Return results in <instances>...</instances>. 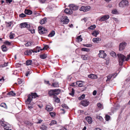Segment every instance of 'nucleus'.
Listing matches in <instances>:
<instances>
[{"mask_svg": "<svg viewBox=\"0 0 130 130\" xmlns=\"http://www.w3.org/2000/svg\"><path fill=\"white\" fill-rule=\"evenodd\" d=\"M61 90L59 89H55L51 90L48 92V94L50 96L55 94L57 95L60 93Z\"/></svg>", "mask_w": 130, "mask_h": 130, "instance_id": "1", "label": "nucleus"}, {"mask_svg": "<svg viewBox=\"0 0 130 130\" xmlns=\"http://www.w3.org/2000/svg\"><path fill=\"white\" fill-rule=\"evenodd\" d=\"M117 56L119 59V65H122L123 63L125 61L126 59V57L124 55L121 54H118Z\"/></svg>", "mask_w": 130, "mask_h": 130, "instance_id": "2", "label": "nucleus"}, {"mask_svg": "<svg viewBox=\"0 0 130 130\" xmlns=\"http://www.w3.org/2000/svg\"><path fill=\"white\" fill-rule=\"evenodd\" d=\"M117 75V74L116 73L109 74L107 76V79L106 80V82L108 83V82L111 80L112 77H113V78H114Z\"/></svg>", "mask_w": 130, "mask_h": 130, "instance_id": "3", "label": "nucleus"}, {"mask_svg": "<svg viewBox=\"0 0 130 130\" xmlns=\"http://www.w3.org/2000/svg\"><path fill=\"white\" fill-rule=\"evenodd\" d=\"M60 21L63 24H67L69 21V20L67 16H63L61 18Z\"/></svg>", "mask_w": 130, "mask_h": 130, "instance_id": "4", "label": "nucleus"}, {"mask_svg": "<svg viewBox=\"0 0 130 130\" xmlns=\"http://www.w3.org/2000/svg\"><path fill=\"white\" fill-rule=\"evenodd\" d=\"M128 2L126 0H124L122 1L119 4L120 7H124L125 6L128 5Z\"/></svg>", "mask_w": 130, "mask_h": 130, "instance_id": "5", "label": "nucleus"}, {"mask_svg": "<svg viewBox=\"0 0 130 130\" xmlns=\"http://www.w3.org/2000/svg\"><path fill=\"white\" fill-rule=\"evenodd\" d=\"M80 104L83 106L86 107L88 106L89 104V102L87 100L85 99L82 101L80 102Z\"/></svg>", "mask_w": 130, "mask_h": 130, "instance_id": "6", "label": "nucleus"}, {"mask_svg": "<svg viewBox=\"0 0 130 130\" xmlns=\"http://www.w3.org/2000/svg\"><path fill=\"white\" fill-rule=\"evenodd\" d=\"M20 26L21 28L26 27L27 28H29L30 27L29 24H28L26 22H25L21 23L20 25Z\"/></svg>", "mask_w": 130, "mask_h": 130, "instance_id": "7", "label": "nucleus"}, {"mask_svg": "<svg viewBox=\"0 0 130 130\" xmlns=\"http://www.w3.org/2000/svg\"><path fill=\"white\" fill-rule=\"evenodd\" d=\"M100 53L98 54L100 58H104L105 57L106 55L105 53V52L104 51H100Z\"/></svg>", "mask_w": 130, "mask_h": 130, "instance_id": "8", "label": "nucleus"}, {"mask_svg": "<svg viewBox=\"0 0 130 130\" xmlns=\"http://www.w3.org/2000/svg\"><path fill=\"white\" fill-rule=\"evenodd\" d=\"M126 45V43L122 42L120 43L119 45V50L122 51L124 49Z\"/></svg>", "mask_w": 130, "mask_h": 130, "instance_id": "9", "label": "nucleus"}, {"mask_svg": "<svg viewBox=\"0 0 130 130\" xmlns=\"http://www.w3.org/2000/svg\"><path fill=\"white\" fill-rule=\"evenodd\" d=\"M90 8L89 6H82L80 8L79 10L80 11H83L84 12H86L89 10Z\"/></svg>", "mask_w": 130, "mask_h": 130, "instance_id": "10", "label": "nucleus"}, {"mask_svg": "<svg viewBox=\"0 0 130 130\" xmlns=\"http://www.w3.org/2000/svg\"><path fill=\"white\" fill-rule=\"evenodd\" d=\"M109 18V15H104L100 18L99 19V21H104L106 20H107Z\"/></svg>", "mask_w": 130, "mask_h": 130, "instance_id": "11", "label": "nucleus"}, {"mask_svg": "<svg viewBox=\"0 0 130 130\" xmlns=\"http://www.w3.org/2000/svg\"><path fill=\"white\" fill-rule=\"evenodd\" d=\"M32 99V96H30V94L28 96V98L26 101V102L27 104H29L31 103Z\"/></svg>", "mask_w": 130, "mask_h": 130, "instance_id": "12", "label": "nucleus"}, {"mask_svg": "<svg viewBox=\"0 0 130 130\" xmlns=\"http://www.w3.org/2000/svg\"><path fill=\"white\" fill-rule=\"evenodd\" d=\"M70 8L72 10H76L78 9V7L77 6H75L73 4H70L69 5Z\"/></svg>", "mask_w": 130, "mask_h": 130, "instance_id": "13", "label": "nucleus"}, {"mask_svg": "<svg viewBox=\"0 0 130 130\" xmlns=\"http://www.w3.org/2000/svg\"><path fill=\"white\" fill-rule=\"evenodd\" d=\"M33 51L32 50H26L24 52V54L25 55H30L31 54V53Z\"/></svg>", "mask_w": 130, "mask_h": 130, "instance_id": "14", "label": "nucleus"}, {"mask_svg": "<svg viewBox=\"0 0 130 130\" xmlns=\"http://www.w3.org/2000/svg\"><path fill=\"white\" fill-rule=\"evenodd\" d=\"M64 12L65 13L68 14H72L73 13L72 10L70 8L69 9L67 8L66 9L64 10Z\"/></svg>", "mask_w": 130, "mask_h": 130, "instance_id": "15", "label": "nucleus"}, {"mask_svg": "<svg viewBox=\"0 0 130 130\" xmlns=\"http://www.w3.org/2000/svg\"><path fill=\"white\" fill-rule=\"evenodd\" d=\"M25 14L28 15H30L32 14V11L30 10L26 9L24 11Z\"/></svg>", "mask_w": 130, "mask_h": 130, "instance_id": "16", "label": "nucleus"}, {"mask_svg": "<svg viewBox=\"0 0 130 130\" xmlns=\"http://www.w3.org/2000/svg\"><path fill=\"white\" fill-rule=\"evenodd\" d=\"M85 119L87 121L89 124H91L92 123V118L89 116H88L86 117Z\"/></svg>", "mask_w": 130, "mask_h": 130, "instance_id": "17", "label": "nucleus"}, {"mask_svg": "<svg viewBox=\"0 0 130 130\" xmlns=\"http://www.w3.org/2000/svg\"><path fill=\"white\" fill-rule=\"evenodd\" d=\"M30 95L32 96V99L35 98L36 97L39 96V95H38L36 93H31Z\"/></svg>", "mask_w": 130, "mask_h": 130, "instance_id": "18", "label": "nucleus"}, {"mask_svg": "<svg viewBox=\"0 0 130 130\" xmlns=\"http://www.w3.org/2000/svg\"><path fill=\"white\" fill-rule=\"evenodd\" d=\"M53 109L51 106L48 105H46L45 108V109L49 111H52Z\"/></svg>", "mask_w": 130, "mask_h": 130, "instance_id": "19", "label": "nucleus"}, {"mask_svg": "<svg viewBox=\"0 0 130 130\" xmlns=\"http://www.w3.org/2000/svg\"><path fill=\"white\" fill-rule=\"evenodd\" d=\"M101 39L98 38H94L92 39L94 43H98L101 40Z\"/></svg>", "mask_w": 130, "mask_h": 130, "instance_id": "20", "label": "nucleus"}, {"mask_svg": "<svg viewBox=\"0 0 130 130\" xmlns=\"http://www.w3.org/2000/svg\"><path fill=\"white\" fill-rule=\"evenodd\" d=\"M47 22V19L46 17H45L40 21V23L41 24H45Z\"/></svg>", "mask_w": 130, "mask_h": 130, "instance_id": "21", "label": "nucleus"}, {"mask_svg": "<svg viewBox=\"0 0 130 130\" xmlns=\"http://www.w3.org/2000/svg\"><path fill=\"white\" fill-rule=\"evenodd\" d=\"M1 48L2 51L4 52H6L7 50L6 45H3L1 46Z\"/></svg>", "mask_w": 130, "mask_h": 130, "instance_id": "22", "label": "nucleus"}, {"mask_svg": "<svg viewBox=\"0 0 130 130\" xmlns=\"http://www.w3.org/2000/svg\"><path fill=\"white\" fill-rule=\"evenodd\" d=\"M76 84L79 87H81L83 86V85L82 82L80 81H77L76 83Z\"/></svg>", "mask_w": 130, "mask_h": 130, "instance_id": "23", "label": "nucleus"}, {"mask_svg": "<svg viewBox=\"0 0 130 130\" xmlns=\"http://www.w3.org/2000/svg\"><path fill=\"white\" fill-rule=\"evenodd\" d=\"M99 34V31L94 30L93 31L92 33V35L96 37L97 35Z\"/></svg>", "mask_w": 130, "mask_h": 130, "instance_id": "24", "label": "nucleus"}, {"mask_svg": "<svg viewBox=\"0 0 130 130\" xmlns=\"http://www.w3.org/2000/svg\"><path fill=\"white\" fill-rule=\"evenodd\" d=\"M81 58L83 60H87L89 58L88 56L87 55H82Z\"/></svg>", "mask_w": 130, "mask_h": 130, "instance_id": "25", "label": "nucleus"}, {"mask_svg": "<svg viewBox=\"0 0 130 130\" xmlns=\"http://www.w3.org/2000/svg\"><path fill=\"white\" fill-rule=\"evenodd\" d=\"M88 77L89 78L93 79H95L96 78V76L94 74H90V75H88Z\"/></svg>", "mask_w": 130, "mask_h": 130, "instance_id": "26", "label": "nucleus"}, {"mask_svg": "<svg viewBox=\"0 0 130 130\" xmlns=\"http://www.w3.org/2000/svg\"><path fill=\"white\" fill-rule=\"evenodd\" d=\"M52 86L54 87H59L58 83L57 82L53 83L52 84Z\"/></svg>", "mask_w": 130, "mask_h": 130, "instance_id": "27", "label": "nucleus"}, {"mask_svg": "<svg viewBox=\"0 0 130 130\" xmlns=\"http://www.w3.org/2000/svg\"><path fill=\"white\" fill-rule=\"evenodd\" d=\"M81 37V35H80L77 37L76 41L77 42H79L82 41L83 39Z\"/></svg>", "mask_w": 130, "mask_h": 130, "instance_id": "28", "label": "nucleus"}, {"mask_svg": "<svg viewBox=\"0 0 130 130\" xmlns=\"http://www.w3.org/2000/svg\"><path fill=\"white\" fill-rule=\"evenodd\" d=\"M7 94L8 96L11 95L13 96L15 95V94L14 93V91H12L8 93Z\"/></svg>", "mask_w": 130, "mask_h": 130, "instance_id": "29", "label": "nucleus"}, {"mask_svg": "<svg viewBox=\"0 0 130 130\" xmlns=\"http://www.w3.org/2000/svg\"><path fill=\"white\" fill-rule=\"evenodd\" d=\"M32 61L31 60H27L26 62V65H31L32 64Z\"/></svg>", "mask_w": 130, "mask_h": 130, "instance_id": "30", "label": "nucleus"}, {"mask_svg": "<svg viewBox=\"0 0 130 130\" xmlns=\"http://www.w3.org/2000/svg\"><path fill=\"white\" fill-rule=\"evenodd\" d=\"M15 35L14 33H13L12 32H11L10 33V35L9 36V37L10 39H13L15 36Z\"/></svg>", "mask_w": 130, "mask_h": 130, "instance_id": "31", "label": "nucleus"}, {"mask_svg": "<svg viewBox=\"0 0 130 130\" xmlns=\"http://www.w3.org/2000/svg\"><path fill=\"white\" fill-rule=\"evenodd\" d=\"M40 57L41 58L44 59L46 58L47 57V55L46 54H43L41 55L40 56Z\"/></svg>", "mask_w": 130, "mask_h": 130, "instance_id": "32", "label": "nucleus"}, {"mask_svg": "<svg viewBox=\"0 0 130 130\" xmlns=\"http://www.w3.org/2000/svg\"><path fill=\"white\" fill-rule=\"evenodd\" d=\"M55 34V32L54 31H52L48 35V36L51 37H53Z\"/></svg>", "mask_w": 130, "mask_h": 130, "instance_id": "33", "label": "nucleus"}, {"mask_svg": "<svg viewBox=\"0 0 130 130\" xmlns=\"http://www.w3.org/2000/svg\"><path fill=\"white\" fill-rule=\"evenodd\" d=\"M81 51H83L88 52L90 51V49L86 48H82L81 49Z\"/></svg>", "mask_w": 130, "mask_h": 130, "instance_id": "34", "label": "nucleus"}, {"mask_svg": "<svg viewBox=\"0 0 130 130\" xmlns=\"http://www.w3.org/2000/svg\"><path fill=\"white\" fill-rule=\"evenodd\" d=\"M0 106L4 107L5 108L7 109V108L6 104L5 103H2L0 105Z\"/></svg>", "mask_w": 130, "mask_h": 130, "instance_id": "35", "label": "nucleus"}, {"mask_svg": "<svg viewBox=\"0 0 130 130\" xmlns=\"http://www.w3.org/2000/svg\"><path fill=\"white\" fill-rule=\"evenodd\" d=\"M96 26L94 25H91L90 27L88 28V29H89L93 30L96 28Z\"/></svg>", "mask_w": 130, "mask_h": 130, "instance_id": "36", "label": "nucleus"}, {"mask_svg": "<svg viewBox=\"0 0 130 130\" xmlns=\"http://www.w3.org/2000/svg\"><path fill=\"white\" fill-rule=\"evenodd\" d=\"M25 124L27 125L30 126H31L33 124V123L30 121L25 122Z\"/></svg>", "mask_w": 130, "mask_h": 130, "instance_id": "37", "label": "nucleus"}, {"mask_svg": "<svg viewBox=\"0 0 130 130\" xmlns=\"http://www.w3.org/2000/svg\"><path fill=\"white\" fill-rule=\"evenodd\" d=\"M47 127L44 125L43 124L40 127V128L43 130H45L47 129Z\"/></svg>", "mask_w": 130, "mask_h": 130, "instance_id": "38", "label": "nucleus"}, {"mask_svg": "<svg viewBox=\"0 0 130 130\" xmlns=\"http://www.w3.org/2000/svg\"><path fill=\"white\" fill-rule=\"evenodd\" d=\"M97 106L99 109H102L103 108V105L100 103H98L97 104Z\"/></svg>", "mask_w": 130, "mask_h": 130, "instance_id": "39", "label": "nucleus"}, {"mask_svg": "<svg viewBox=\"0 0 130 130\" xmlns=\"http://www.w3.org/2000/svg\"><path fill=\"white\" fill-rule=\"evenodd\" d=\"M85 97V95L83 94L78 98V99L79 100H82Z\"/></svg>", "mask_w": 130, "mask_h": 130, "instance_id": "40", "label": "nucleus"}, {"mask_svg": "<svg viewBox=\"0 0 130 130\" xmlns=\"http://www.w3.org/2000/svg\"><path fill=\"white\" fill-rule=\"evenodd\" d=\"M56 123L57 122L56 121L52 120L51 121V122L50 124V126H51L53 125V124H56Z\"/></svg>", "mask_w": 130, "mask_h": 130, "instance_id": "41", "label": "nucleus"}, {"mask_svg": "<svg viewBox=\"0 0 130 130\" xmlns=\"http://www.w3.org/2000/svg\"><path fill=\"white\" fill-rule=\"evenodd\" d=\"M25 44L26 46L28 47L29 46H31L32 44V43L31 42H28Z\"/></svg>", "mask_w": 130, "mask_h": 130, "instance_id": "42", "label": "nucleus"}, {"mask_svg": "<svg viewBox=\"0 0 130 130\" xmlns=\"http://www.w3.org/2000/svg\"><path fill=\"white\" fill-rule=\"evenodd\" d=\"M120 107V105L119 104H117L115 106V110H117Z\"/></svg>", "mask_w": 130, "mask_h": 130, "instance_id": "43", "label": "nucleus"}, {"mask_svg": "<svg viewBox=\"0 0 130 130\" xmlns=\"http://www.w3.org/2000/svg\"><path fill=\"white\" fill-rule=\"evenodd\" d=\"M105 119L106 121H108L109 120L110 116L108 115H106L105 116Z\"/></svg>", "mask_w": 130, "mask_h": 130, "instance_id": "44", "label": "nucleus"}, {"mask_svg": "<svg viewBox=\"0 0 130 130\" xmlns=\"http://www.w3.org/2000/svg\"><path fill=\"white\" fill-rule=\"evenodd\" d=\"M110 55L113 57H115L116 56V53L113 52H112L110 53Z\"/></svg>", "mask_w": 130, "mask_h": 130, "instance_id": "45", "label": "nucleus"}, {"mask_svg": "<svg viewBox=\"0 0 130 130\" xmlns=\"http://www.w3.org/2000/svg\"><path fill=\"white\" fill-rule=\"evenodd\" d=\"M47 31V30H41L40 31H39V32L40 34H45L46 33Z\"/></svg>", "mask_w": 130, "mask_h": 130, "instance_id": "46", "label": "nucleus"}, {"mask_svg": "<svg viewBox=\"0 0 130 130\" xmlns=\"http://www.w3.org/2000/svg\"><path fill=\"white\" fill-rule=\"evenodd\" d=\"M74 90L72 88L71 92L69 93V94L71 95L72 96H73L74 95Z\"/></svg>", "mask_w": 130, "mask_h": 130, "instance_id": "47", "label": "nucleus"}, {"mask_svg": "<svg viewBox=\"0 0 130 130\" xmlns=\"http://www.w3.org/2000/svg\"><path fill=\"white\" fill-rule=\"evenodd\" d=\"M4 43L8 45H10L11 44L10 42L7 41H6L4 42Z\"/></svg>", "mask_w": 130, "mask_h": 130, "instance_id": "48", "label": "nucleus"}, {"mask_svg": "<svg viewBox=\"0 0 130 130\" xmlns=\"http://www.w3.org/2000/svg\"><path fill=\"white\" fill-rule=\"evenodd\" d=\"M61 106L63 108H65L67 109H68V106H67L66 105L64 104H62L61 105Z\"/></svg>", "mask_w": 130, "mask_h": 130, "instance_id": "49", "label": "nucleus"}, {"mask_svg": "<svg viewBox=\"0 0 130 130\" xmlns=\"http://www.w3.org/2000/svg\"><path fill=\"white\" fill-rule=\"evenodd\" d=\"M18 83L19 84H21L23 82V80L20 79L18 78Z\"/></svg>", "mask_w": 130, "mask_h": 130, "instance_id": "50", "label": "nucleus"}, {"mask_svg": "<svg viewBox=\"0 0 130 130\" xmlns=\"http://www.w3.org/2000/svg\"><path fill=\"white\" fill-rule=\"evenodd\" d=\"M49 113L52 117L55 116V112H50Z\"/></svg>", "mask_w": 130, "mask_h": 130, "instance_id": "51", "label": "nucleus"}, {"mask_svg": "<svg viewBox=\"0 0 130 130\" xmlns=\"http://www.w3.org/2000/svg\"><path fill=\"white\" fill-rule=\"evenodd\" d=\"M26 16V15L23 13H22L19 15V17L21 18H24Z\"/></svg>", "mask_w": 130, "mask_h": 130, "instance_id": "52", "label": "nucleus"}, {"mask_svg": "<svg viewBox=\"0 0 130 130\" xmlns=\"http://www.w3.org/2000/svg\"><path fill=\"white\" fill-rule=\"evenodd\" d=\"M29 30L31 31V33L32 34H34L35 33V30L34 29H31L29 28H28Z\"/></svg>", "mask_w": 130, "mask_h": 130, "instance_id": "53", "label": "nucleus"}, {"mask_svg": "<svg viewBox=\"0 0 130 130\" xmlns=\"http://www.w3.org/2000/svg\"><path fill=\"white\" fill-rule=\"evenodd\" d=\"M130 59V54L127 56V58H126L125 61H127Z\"/></svg>", "mask_w": 130, "mask_h": 130, "instance_id": "54", "label": "nucleus"}, {"mask_svg": "<svg viewBox=\"0 0 130 130\" xmlns=\"http://www.w3.org/2000/svg\"><path fill=\"white\" fill-rule=\"evenodd\" d=\"M55 102L57 103H59L60 102V100L58 98H57L56 99H55Z\"/></svg>", "mask_w": 130, "mask_h": 130, "instance_id": "55", "label": "nucleus"}, {"mask_svg": "<svg viewBox=\"0 0 130 130\" xmlns=\"http://www.w3.org/2000/svg\"><path fill=\"white\" fill-rule=\"evenodd\" d=\"M83 45L84 46L87 47H90L92 46V45L91 44H83Z\"/></svg>", "mask_w": 130, "mask_h": 130, "instance_id": "56", "label": "nucleus"}, {"mask_svg": "<svg viewBox=\"0 0 130 130\" xmlns=\"http://www.w3.org/2000/svg\"><path fill=\"white\" fill-rule=\"evenodd\" d=\"M97 118L101 121H102L103 120V119L102 117L100 116H98L97 117Z\"/></svg>", "mask_w": 130, "mask_h": 130, "instance_id": "57", "label": "nucleus"}, {"mask_svg": "<svg viewBox=\"0 0 130 130\" xmlns=\"http://www.w3.org/2000/svg\"><path fill=\"white\" fill-rule=\"evenodd\" d=\"M117 13V10L116 9H114L112 11V13L113 14H116Z\"/></svg>", "mask_w": 130, "mask_h": 130, "instance_id": "58", "label": "nucleus"}, {"mask_svg": "<svg viewBox=\"0 0 130 130\" xmlns=\"http://www.w3.org/2000/svg\"><path fill=\"white\" fill-rule=\"evenodd\" d=\"M44 82L45 84H48L49 85H51V84L48 81H46V80H44Z\"/></svg>", "mask_w": 130, "mask_h": 130, "instance_id": "59", "label": "nucleus"}, {"mask_svg": "<svg viewBox=\"0 0 130 130\" xmlns=\"http://www.w3.org/2000/svg\"><path fill=\"white\" fill-rule=\"evenodd\" d=\"M43 27L42 26H39L38 27V29L39 31H40L41 30H43Z\"/></svg>", "mask_w": 130, "mask_h": 130, "instance_id": "60", "label": "nucleus"}, {"mask_svg": "<svg viewBox=\"0 0 130 130\" xmlns=\"http://www.w3.org/2000/svg\"><path fill=\"white\" fill-rule=\"evenodd\" d=\"M39 2L41 3H45L46 0H39Z\"/></svg>", "mask_w": 130, "mask_h": 130, "instance_id": "61", "label": "nucleus"}, {"mask_svg": "<svg viewBox=\"0 0 130 130\" xmlns=\"http://www.w3.org/2000/svg\"><path fill=\"white\" fill-rule=\"evenodd\" d=\"M49 47V46L48 45H46L44 46L43 48V49L46 50Z\"/></svg>", "mask_w": 130, "mask_h": 130, "instance_id": "62", "label": "nucleus"}, {"mask_svg": "<svg viewBox=\"0 0 130 130\" xmlns=\"http://www.w3.org/2000/svg\"><path fill=\"white\" fill-rule=\"evenodd\" d=\"M30 71H27L26 72V73L25 74V75L26 76H28V75L29 74H30Z\"/></svg>", "mask_w": 130, "mask_h": 130, "instance_id": "63", "label": "nucleus"}, {"mask_svg": "<svg viewBox=\"0 0 130 130\" xmlns=\"http://www.w3.org/2000/svg\"><path fill=\"white\" fill-rule=\"evenodd\" d=\"M11 25V23H7V26L8 27H9Z\"/></svg>", "mask_w": 130, "mask_h": 130, "instance_id": "64", "label": "nucleus"}]
</instances>
